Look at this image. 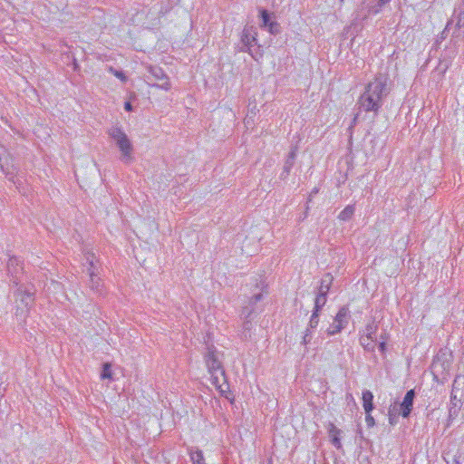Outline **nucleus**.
<instances>
[{"label":"nucleus","instance_id":"f257e3e1","mask_svg":"<svg viewBox=\"0 0 464 464\" xmlns=\"http://www.w3.org/2000/svg\"><path fill=\"white\" fill-rule=\"evenodd\" d=\"M386 86L387 81L382 78H374L368 83L360 99V103L366 111H377L380 109Z\"/></svg>","mask_w":464,"mask_h":464},{"label":"nucleus","instance_id":"f03ea898","mask_svg":"<svg viewBox=\"0 0 464 464\" xmlns=\"http://www.w3.org/2000/svg\"><path fill=\"white\" fill-rule=\"evenodd\" d=\"M204 361L209 374L211 375L212 384L218 388L222 389L220 381L224 379L225 372L222 363L218 360L217 352L209 348L204 356Z\"/></svg>","mask_w":464,"mask_h":464},{"label":"nucleus","instance_id":"7ed1b4c3","mask_svg":"<svg viewBox=\"0 0 464 464\" xmlns=\"http://www.w3.org/2000/svg\"><path fill=\"white\" fill-rule=\"evenodd\" d=\"M450 411L458 413L464 404V375H458L453 382L450 394Z\"/></svg>","mask_w":464,"mask_h":464},{"label":"nucleus","instance_id":"20e7f679","mask_svg":"<svg viewBox=\"0 0 464 464\" xmlns=\"http://www.w3.org/2000/svg\"><path fill=\"white\" fill-rule=\"evenodd\" d=\"M110 135L115 140L123 159L130 162L132 159V146L127 135L119 128L112 129Z\"/></svg>","mask_w":464,"mask_h":464},{"label":"nucleus","instance_id":"39448f33","mask_svg":"<svg viewBox=\"0 0 464 464\" xmlns=\"http://www.w3.org/2000/svg\"><path fill=\"white\" fill-rule=\"evenodd\" d=\"M377 327L373 325H368L365 333L360 337V343L368 351H373L375 347V336Z\"/></svg>","mask_w":464,"mask_h":464},{"label":"nucleus","instance_id":"423d86ee","mask_svg":"<svg viewBox=\"0 0 464 464\" xmlns=\"http://www.w3.org/2000/svg\"><path fill=\"white\" fill-rule=\"evenodd\" d=\"M414 396H415L414 390H410V391H408L406 392L402 401L401 402V404H400V410H401L400 414L403 418H407L411 414V410H412V406H413Z\"/></svg>","mask_w":464,"mask_h":464},{"label":"nucleus","instance_id":"0eeeda50","mask_svg":"<svg viewBox=\"0 0 464 464\" xmlns=\"http://www.w3.org/2000/svg\"><path fill=\"white\" fill-rule=\"evenodd\" d=\"M348 314V309L345 307H343L339 310L337 313L335 318H334V325L333 328L328 329L329 334H334L342 330L343 327V323L346 320Z\"/></svg>","mask_w":464,"mask_h":464},{"label":"nucleus","instance_id":"6e6552de","mask_svg":"<svg viewBox=\"0 0 464 464\" xmlns=\"http://www.w3.org/2000/svg\"><path fill=\"white\" fill-rule=\"evenodd\" d=\"M328 433L331 439V442L333 445L340 450L342 449V442H341V434L342 430L338 429L334 423H330L328 425Z\"/></svg>","mask_w":464,"mask_h":464},{"label":"nucleus","instance_id":"1a4fd4ad","mask_svg":"<svg viewBox=\"0 0 464 464\" xmlns=\"http://www.w3.org/2000/svg\"><path fill=\"white\" fill-rule=\"evenodd\" d=\"M260 17L262 19V26L267 27L268 31L271 34H276L278 33V24L275 21H270V16L267 11L261 10L260 11Z\"/></svg>","mask_w":464,"mask_h":464},{"label":"nucleus","instance_id":"9d476101","mask_svg":"<svg viewBox=\"0 0 464 464\" xmlns=\"http://www.w3.org/2000/svg\"><path fill=\"white\" fill-rule=\"evenodd\" d=\"M362 407L365 412H372L373 410V394L370 391L362 393Z\"/></svg>","mask_w":464,"mask_h":464},{"label":"nucleus","instance_id":"9b49d317","mask_svg":"<svg viewBox=\"0 0 464 464\" xmlns=\"http://www.w3.org/2000/svg\"><path fill=\"white\" fill-rule=\"evenodd\" d=\"M326 301V298H325V295H317L316 299H315V305H314V311L312 314V320L314 319V316H318V312L320 310V308L324 304Z\"/></svg>","mask_w":464,"mask_h":464},{"label":"nucleus","instance_id":"f8f14e48","mask_svg":"<svg viewBox=\"0 0 464 464\" xmlns=\"http://www.w3.org/2000/svg\"><path fill=\"white\" fill-rule=\"evenodd\" d=\"M190 457L193 464H206L203 453L200 450L191 453Z\"/></svg>","mask_w":464,"mask_h":464},{"label":"nucleus","instance_id":"ddd939ff","mask_svg":"<svg viewBox=\"0 0 464 464\" xmlns=\"http://www.w3.org/2000/svg\"><path fill=\"white\" fill-rule=\"evenodd\" d=\"M111 365L109 362H106L102 366V372L101 374L102 379H111L112 373H111Z\"/></svg>","mask_w":464,"mask_h":464},{"label":"nucleus","instance_id":"4468645a","mask_svg":"<svg viewBox=\"0 0 464 464\" xmlns=\"http://www.w3.org/2000/svg\"><path fill=\"white\" fill-rule=\"evenodd\" d=\"M353 207L348 206L339 214V218L342 220H346L350 218L353 216Z\"/></svg>","mask_w":464,"mask_h":464},{"label":"nucleus","instance_id":"2eb2a0df","mask_svg":"<svg viewBox=\"0 0 464 464\" xmlns=\"http://www.w3.org/2000/svg\"><path fill=\"white\" fill-rule=\"evenodd\" d=\"M389 339V334L387 333L381 335V342L379 343V349L382 354L386 353V343Z\"/></svg>","mask_w":464,"mask_h":464},{"label":"nucleus","instance_id":"dca6fc26","mask_svg":"<svg viewBox=\"0 0 464 464\" xmlns=\"http://www.w3.org/2000/svg\"><path fill=\"white\" fill-rule=\"evenodd\" d=\"M365 413H366L365 421H366L367 426L373 427L375 424V420H374L373 417L371 415V412H365Z\"/></svg>","mask_w":464,"mask_h":464},{"label":"nucleus","instance_id":"f3484780","mask_svg":"<svg viewBox=\"0 0 464 464\" xmlns=\"http://www.w3.org/2000/svg\"><path fill=\"white\" fill-rule=\"evenodd\" d=\"M110 72L113 73L114 76L121 80L122 82L126 81V77L123 72L113 70L112 68L110 69Z\"/></svg>","mask_w":464,"mask_h":464},{"label":"nucleus","instance_id":"a211bd4d","mask_svg":"<svg viewBox=\"0 0 464 464\" xmlns=\"http://www.w3.org/2000/svg\"><path fill=\"white\" fill-rule=\"evenodd\" d=\"M124 109L127 111H130L132 110V106H131V103L130 102H126L124 103Z\"/></svg>","mask_w":464,"mask_h":464},{"label":"nucleus","instance_id":"6ab92c4d","mask_svg":"<svg viewBox=\"0 0 464 464\" xmlns=\"http://www.w3.org/2000/svg\"><path fill=\"white\" fill-rule=\"evenodd\" d=\"M261 298H262V295H260V294H259V295H255V296H254V301H253V303H256V302H258Z\"/></svg>","mask_w":464,"mask_h":464},{"label":"nucleus","instance_id":"aec40b11","mask_svg":"<svg viewBox=\"0 0 464 464\" xmlns=\"http://www.w3.org/2000/svg\"><path fill=\"white\" fill-rule=\"evenodd\" d=\"M317 317H318V316H314V319H313V321H312V320L310 321L312 325H313L314 324V325H315V324H317Z\"/></svg>","mask_w":464,"mask_h":464},{"label":"nucleus","instance_id":"412c9836","mask_svg":"<svg viewBox=\"0 0 464 464\" xmlns=\"http://www.w3.org/2000/svg\"><path fill=\"white\" fill-rule=\"evenodd\" d=\"M392 411H389V420H390V422L392 423Z\"/></svg>","mask_w":464,"mask_h":464},{"label":"nucleus","instance_id":"4be33fe9","mask_svg":"<svg viewBox=\"0 0 464 464\" xmlns=\"http://www.w3.org/2000/svg\"><path fill=\"white\" fill-rule=\"evenodd\" d=\"M390 0H381L382 4L388 3Z\"/></svg>","mask_w":464,"mask_h":464}]
</instances>
